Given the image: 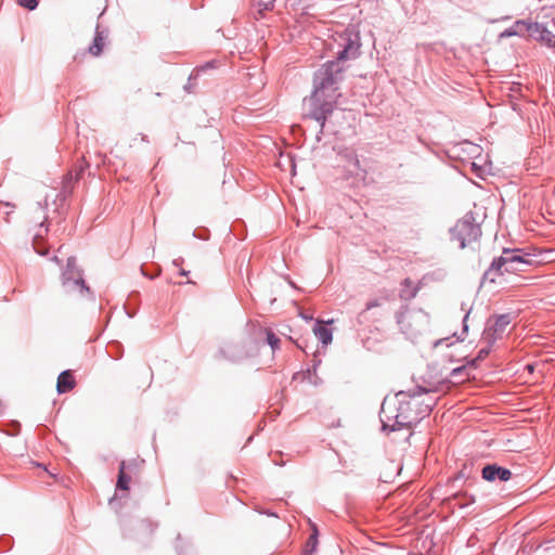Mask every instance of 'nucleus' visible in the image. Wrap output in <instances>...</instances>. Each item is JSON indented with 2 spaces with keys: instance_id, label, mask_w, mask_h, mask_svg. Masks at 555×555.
I'll return each mask as SVG.
<instances>
[{
  "instance_id": "obj_1",
  "label": "nucleus",
  "mask_w": 555,
  "mask_h": 555,
  "mask_svg": "<svg viewBox=\"0 0 555 555\" xmlns=\"http://www.w3.org/2000/svg\"><path fill=\"white\" fill-rule=\"evenodd\" d=\"M339 44L343 47L337 53V61L328 62L315 75L314 91L310 101L315 109L312 117L324 125V121L338 103L341 93L338 83L341 80L343 68L339 62L356 59L359 54L360 40L357 35L344 33L339 35Z\"/></svg>"
},
{
  "instance_id": "obj_2",
  "label": "nucleus",
  "mask_w": 555,
  "mask_h": 555,
  "mask_svg": "<svg viewBox=\"0 0 555 555\" xmlns=\"http://www.w3.org/2000/svg\"><path fill=\"white\" fill-rule=\"evenodd\" d=\"M89 287L86 286L81 271L73 257H68L66 268L62 272L61 286L57 292L59 297L66 302H75L82 298Z\"/></svg>"
},
{
  "instance_id": "obj_3",
  "label": "nucleus",
  "mask_w": 555,
  "mask_h": 555,
  "mask_svg": "<svg viewBox=\"0 0 555 555\" xmlns=\"http://www.w3.org/2000/svg\"><path fill=\"white\" fill-rule=\"evenodd\" d=\"M520 250H507L503 251V255L493 260L491 267L485 273V281L490 283H495L500 276L503 275L504 272L515 273L518 271H524V267L529 264L530 261L519 255Z\"/></svg>"
},
{
  "instance_id": "obj_4",
  "label": "nucleus",
  "mask_w": 555,
  "mask_h": 555,
  "mask_svg": "<svg viewBox=\"0 0 555 555\" xmlns=\"http://www.w3.org/2000/svg\"><path fill=\"white\" fill-rule=\"evenodd\" d=\"M400 331L413 337L421 333L428 324V314L421 308L403 306L396 315Z\"/></svg>"
},
{
  "instance_id": "obj_5",
  "label": "nucleus",
  "mask_w": 555,
  "mask_h": 555,
  "mask_svg": "<svg viewBox=\"0 0 555 555\" xmlns=\"http://www.w3.org/2000/svg\"><path fill=\"white\" fill-rule=\"evenodd\" d=\"M450 234L451 241L456 243L459 248L469 247L475 250L481 236V229L472 218H463L450 230Z\"/></svg>"
},
{
  "instance_id": "obj_6",
  "label": "nucleus",
  "mask_w": 555,
  "mask_h": 555,
  "mask_svg": "<svg viewBox=\"0 0 555 555\" xmlns=\"http://www.w3.org/2000/svg\"><path fill=\"white\" fill-rule=\"evenodd\" d=\"M382 411L389 421L391 418L395 420L393 426L411 427L417 421V417L412 415L411 402H401L396 409L397 413H395L391 403L385 402L383 403Z\"/></svg>"
},
{
  "instance_id": "obj_7",
  "label": "nucleus",
  "mask_w": 555,
  "mask_h": 555,
  "mask_svg": "<svg viewBox=\"0 0 555 555\" xmlns=\"http://www.w3.org/2000/svg\"><path fill=\"white\" fill-rule=\"evenodd\" d=\"M509 324L511 317L508 314H502L490 320L483 331L482 340L486 341L488 346L494 344L496 339L503 336Z\"/></svg>"
},
{
  "instance_id": "obj_8",
  "label": "nucleus",
  "mask_w": 555,
  "mask_h": 555,
  "mask_svg": "<svg viewBox=\"0 0 555 555\" xmlns=\"http://www.w3.org/2000/svg\"><path fill=\"white\" fill-rule=\"evenodd\" d=\"M482 477L488 481H493L495 479L507 481L511 479L512 473L507 468H503L496 465H487L482 469Z\"/></svg>"
},
{
  "instance_id": "obj_9",
  "label": "nucleus",
  "mask_w": 555,
  "mask_h": 555,
  "mask_svg": "<svg viewBox=\"0 0 555 555\" xmlns=\"http://www.w3.org/2000/svg\"><path fill=\"white\" fill-rule=\"evenodd\" d=\"M76 387V379L70 370L62 372L56 382V390L59 393H66Z\"/></svg>"
},
{
  "instance_id": "obj_10",
  "label": "nucleus",
  "mask_w": 555,
  "mask_h": 555,
  "mask_svg": "<svg viewBox=\"0 0 555 555\" xmlns=\"http://www.w3.org/2000/svg\"><path fill=\"white\" fill-rule=\"evenodd\" d=\"M143 466L144 460L140 456H135L128 461H121L119 464V469L127 470L129 474L138 477L142 473Z\"/></svg>"
},
{
  "instance_id": "obj_11",
  "label": "nucleus",
  "mask_w": 555,
  "mask_h": 555,
  "mask_svg": "<svg viewBox=\"0 0 555 555\" xmlns=\"http://www.w3.org/2000/svg\"><path fill=\"white\" fill-rule=\"evenodd\" d=\"M48 233V229L43 225V221L40 222L38 230L35 232L33 246L36 253L41 256L48 254L49 248L43 245V236Z\"/></svg>"
},
{
  "instance_id": "obj_12",
  "label": "nucleus",
  "mask_w": 555,
  "mask_h": 555,
  "mask_svg": "<svg viewBox=\"0 0 555 555\" xmlns=\"http://www.w3.org/2000/svg\"><path fill=\"white\" fill-rule=\"evenodd\" d=\"M529 29L532 35L538 34V39L541 40L542 42L546 43L550 47H555V36L544 26L535 23L534 25L530 26Z\"/></svg>"
},
{
  "instance_id": "obj_13",
  "label": "nucleus",
  "mask_w": 555,
  "mask_h": 555,
  "mask_svg": "<svg viewBox=\"0 0 555 555\" xmlns=\"http://www.w3.org/2000/svg\"><path fill=\"white\" fill-rule=\"evenodd\" d=\"M418 291L420 287L410 278H406L401 283L400 298L410 300L417 295Z\"/></svg>"
},
{
  "instance_id": "obj_14",
  "label": "nucleus",
  "mask_w": 555,
  "mask_h": 555,
  "mask_svg": "<svg viewBox=\"0 0 555 555\" xmlns=\"http://www.w3.org/2000/svg\"><path fill=\"white\" fill-rule=\"evenodd\" d=\"M313 333L323 345L326 346L332 343V339H333L332 330L325 327L323 321H320V320L317 321V325L313 328Z\"/></svg>"
},
{
  "instance_id": "obj_15",
  "label": "nucleus",
  "mask_w": 555,
  "mask_h": 555,
  "mask_svg": "<svg viewBox=\"0 0 555 555\" xmlns=\"http://www.w3.org/2000/svg\"><path fill=\"white\" fill-rule=\"evenodd\" d=\"M106 44V37L102 31H96L93 43L89 47L88 51L92 56H99Z\"/></svg>"
},
{
  "instance_id": "obj_16",
  "label": "nucleus",
  "mask_w": 555,
  "mask_h": 555,
  "mask_svg": "<svg viewBox=\"0 0 555 555\" xmlns=\"http://www.w3.org/2000/svg\"><path fill=\"white\" fill-rule=\"evenodd\" d=\"M134 476L129 474L127 470L118 469V478L116 482V489L128 491L129 485Z\"/></svg>"
},
{
  "instance_id": "obj_17",
  "label": "nucleus",
  "mask_w": 555,
  "mask_h": 555,
  "mask_svg": "<svg viewBox=\"0 0 555 555\" xmlns=\"http://www.w3.org/2000/svg\"><path fill=\"white\" fill-rule=\"evenodd\" d=\"M266 335L267 343L271 346L273 350L279 348L280 339L271 330H263Z\"/></svg>"
},
{
  "instance_id": "obj_18",
  "label": "nucleus",
  "mask_w": 555,
  "mask_h": 555,
  "mask_svg": "<svg viewBox=\"0 0 555 555\" xmlns=\"http://www.w3.org/2000/svg\"><path fill=\"white\" fill-rule=\"evenodd\" d=\"M17 3L28 10H34L38 5V0H17Z\"/></svg>"
},
{
  "instance_id": "obj_19",
  "label": "nucleus",
  "mask_w": 555,
  "mask_h": 555,
  "mask_svg": "<svg viewBox=\"0 0 555 555\" xmlns=\"http://www.w3.org/2000/svg\"><path fill=\"white\" fill-rule=\"evenodd\" d=\"M380 306H382V302L378 299H372L366 302L365 308H366V310H371V309H374V308H377Z\"/></svg>"
},
{
  "instance_id": "obj_20",
  "label": "nucleus",
  "mask_w": 555,
  "mask_h": 555,
  "mask_svg": "<svg viewBox=\"0 0 555 555\" xmlns=\"http://www.w3.org/2000/svg\"><path fill=\"white\" fill-rule=\"evenodd\" d=\"M489 352H490L489 348L480 349V351L478 352V356H477V360H483L485 358L488 357Z\"/></svg>"
},
{
  "instance_id": "obj_21",
  "label": "nucleus",
  "mask_w": 555,
  "mask_h": 555,
  "mask_svg": "<svg viewBox=\"0 0 555 555\" xmlns=\"http://www.w3.org/2000/svg\"><path fill=\"white\" fill-rule=\"evenodd\" d=\"M53 260H54V261H56V262H59V261H60V259H59V257H57V256H55V257L53 258Z\"/></svg>"
}]
</instances>
